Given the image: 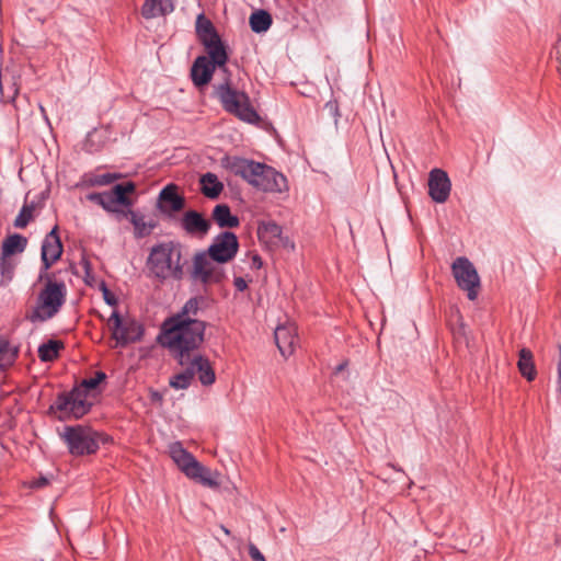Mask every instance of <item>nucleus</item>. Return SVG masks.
Instances as JSON below:
<instances>
[{
	"label": "nucleus",
	"mask_w": 561,
	"mask_h": 561,
	"mask_svg": "<svg viewBox=\"0 0 561 561\" xmlns=\"http://www.w3.org/2000/svg\"><path fill=\"white\" fill-rule=\"evenodd\" d=\"M249 556L253 561H266L263 553L260 551V549L254 545L250 543L248 547Z\"/></svg>",
	"instance_id": "nucleus-41"
},
{
	"label": "nucleus",
	"mask_w": 561,
	"mask_h": 561,
	"mask_svg": "<svg viewBox=\"0 0 561 561\" xmlns=\"http://www.w3.org/2000/svg\"><path fill=\"white\" fill-rule=\"evenodd\" d=\"M185 207V197L179 193V186L174 183L167 184L157 198L156 208L165 217L181 211Z\"/></svg>",
	"instance_id": "nucleus-12"
},
{
	"label": "nucleus",
	"mask_w": 561,
	"mask_h": 561,
	"mask_svg": "<svg viewBox=\"0 0 561 561\" xmlns=\"http://www.w3.org/2000/svg\"><path fill=\"white\" fill-rule=\"evenodd\" d=\"M135 183L131 181H127L114 185L110 194L112 195L115 204H119L126 207V209H128L133 206V201L129 197H127V194L135 192Z\"/></svg>",
	"instance_id": "nucleus-27"
},
{
	"label": "nucleus",
	"mask_w": 561,
	"mask_h": 561,
	"mask_svg": "<svg viewBox=\"0 0 561 561\" xmlns=\"http://www.w3.org/2000/svg\"><path fill=\"white\" fill-rule=\"evenodd\" d=\"M210 221L196 210H187L181 219V227L187 234H206L210 229Z\"/></svg>",
	"instance_id": "nucleus-22"
},
{
	"label": "nucleus",
	"mask_w": 561,
	"mask_h": 561,
	"mask_svg": "<svg viewBox=\"0 0 561 561\" xmlns=\"http://www.w3.org/2000/svg\"><path fill=\"white\" fill-rule=\"evenodd\" d=\"M185 365H188L190 368H192L193 377L195 374L198 375V380L203 386H211L215 382V370L211 367L209 359L201 353L188 357V360L185 363Z\"/></svg>",
	"instance_id": "nucleus-20"
},
{
	"label": "nucleus",
	"mask_w": 561,
	"mask_h": 561,
	"mask_svg": "<svg viewBox=\"0 0 561 561\" xmlns=\"http://www.w3.org/2000/svg\"><path fill=\"white\" fill-rule=\"evenodd\" d=\"M19 346L12 345L7 340V347H4V350H2L0 353V370H4L12 366L19 356Z\"/></svg>",
	"instance_id": "nucleus-35"
},
{
	"label": "nucleus",
	"mask_w": 561,
	"mask_h": 561,
	"mask_svg": "<svg viewBox=\"0 0 561 561\" xmlns=\"http://www.w3.org/2000/svg\"><path fill=\"white\" fill-rule=\"evenodd\" d=\"M48 483V479L45 477H41L33 482V488H42Z\"/></svg>",
	"instance_id": "nucleus-45"
},
{
	"label": "nucleus",
	"mask_w": 561,
	"mask_h": 561,
	"mask_svg": "<svg viewBox=\"0 0 561 561\" xmlns=\"http://www.w3.org/2000/svg\"><path fill=\"white\" fill-rule=\"evenodd\" d=\"M199 184L202 193L210 199L218 198L224 191L222 182H220L218 176L211 172L203 174L199 179Z\"/></svg>",
	"instance_id": "nucleus-25"
},
{
	"label": "nucleus",
	"mask_w": 561,
	"mask_h": 561,
	"mask_svg": "<svg viewBox=\"0 0 561 561\" xmlns=\"http://www.w3.org/2000/svg\"><path fill=\"white\" fill-rule=\"evenodd\" d=\"M68 451L75 457L95 454L101 444H106L108 437L82 425L65 426L60 434Z\"/></svg>",
	"instance_id": "nucleus-6"
},
{
	"label": "nucleus",
	"mask_w": 561,
	"mask_h": 561,
	"mask_svg": "<svg viewBox=\"0 0 561 561\" xmlns=\"http://www.w3.org/2000/svg\"><path fill=\"white\" fill-rule=\"evenodd\" d=\"M173 11L174 0H146L141 8V14L145 19L167 15Z\"/></svg>",
	"instance_id": "nucleus-24"
},
{
	"label": "nucleus",
	"mask_w": 561,
	"mask_h": 561,
	"mask_svg": "<svg viewBox=\"0 0 561 561\" xmlns=\"http://www.w3.org/2000/svg\"><path fill=\"white\" fill-rule=\"evenodd\" d=\"M85 176H87V183L90 186H105V185H108V184L113 183L114 181L121 179L122 175L119 173H103V174L89 173V174H85Z\"/></svg>",
	"instance_id": "nucleus-37"
},
{
	"label": "nucleus",
	"mask_w": 561,
	"mask_h": 561,
	"mask_svg": "<svg viewBox=\"0 0 561 561\" xmlns=\"http://www.w3.org/2000/svg\"><path fill=\"white\" fill-rule=\"evenodd\" d=\"M95 137H96L95 129L89 131L85 137L84 144H83V149L89 153L98 152L101 149V144L95 142V140H94Z\"/></svg>",
	"instance_id": "nucleus-39"
},
{
	"label": "nucleus",
	"mask_w": 561,
	"mask_h": 561,
	"mask_svg": "<svg viewBox=\"0 0 561 561\" xmlns=\"http://www.w3.org/2000/svg\"><path fill=\"white\" fill-rule=\"evenodd\" d=\"M191 277L203 285L218 284L225 278V273L207 251H199L193 257Z\"/></svg>",
	"instance_id": "nucleus-10"
},
{
	"label": "nucleus",
	"mask_w": 561,
	"mask_h": 561,
	"mask_svg": "<svg viewBox=\"0 0 561 561\" xmlns=\"http://www.w3.org/2000/svg\"><path fill=\"white\" fill-rule=\"evenodd\" d=\"M65 283L48 279L38 293L36 304L25 316L32 323L46 322L54 318L66 301Z\"/></svg>",
	"instance_id": "nucleus-4"
},
{
	"label": "nucleus",
	"mask_w": 561,
	"mask_h": 561,
	"mask_svg": "<svg viewBox=\"0 0 561 561\" xmlns=\"http://www.w3.org/2000/svg\"><path fill=\"white\" fill-rule=\"evenodd\" d=\"M169 454L179 469L190 479L198 480L207 486H215L217 482L211 479L210 471L203 467L195 457L187 451L181 442H173L169 445Z\"/></svg>",
	"instance_id": "nucleus-8"
},
{
	"label": "nucleus",
	"mask_w": 561,
	"mask_h": 561,
	"mask_svg": "<svg viewBox=\"0 0 561 561\" xmlns=\"http://www.w3.org/2000/svg\"><path fill=\"white\" fill-rule=\"evenodd\" d=\"M105 379H106L105 373L96 371L93 377L84 378L79 386H75V387L84 389L85 393L88 394L89 390L95 389Z\"/></svg>",
	"instance_id": "nucleus-38"
},
{
	"label": "nucleus",
	"mask_w": 561,
	"mask_h": 561,
	"mask_svg": "<svg viewBox=\"0 0 561 561\" xmlns=\"http://www.w3.org/2000/svg\"><path fill=\"white\" fill-rule=\"evenodd\" d=\"M108 322H113L112 335L117 345L126 346L141 339V328L135 322H124L118 311L112 312Z\"/></svg>",
	"instance_id": "nucleus-13"
},
{
	"label": "nucleus",
	"mask_w": 561,
	"mask_h": 561,
	"mask_svg": "<svg viewBox=\"0 0 561 561\" xmlns=\"http://www.w3.org/2000/svg\"><path fill=\"white\" fill-rule=\"evenodd\" d=\"M102 293H103V299L108 306H116L117 305V298L115 295L106 287V285L102 284Z\"/></svg>",
	"instance_id": "nucleus-40"
},
{
	"label": "nucleus",
	"mask_w": 561,
	"mask_h": 561,
	"mask_svg": "<svg viewBox=\"0 0 561 561\" xmlns=\"http://www.w3.org/2000/svg\"><path fill=\"white\" fill-rule=\"evenodd\" d=\"M183 367L184 370L172 376L169 381L170 387L176 390L187 389L194 379L192 368H190L188 365H184Z\"/></svg>",
	"instance_id": "nucleus-32"
},
{
	"label": "nucleus",
	"mask_w": 561,
	"mask_h": 561,
	"mask_svg": "<svg viewBox=\"0 0 561 561\" xmlns=\"http://www.w3.org/2000/svg\"><path fill=\"white\" fill-rule=\"evenodd\" d=\"M88 199L100 205L104 210L108 213H116L119 216L122 209L115 208V202L110 192L103 193H90Z\"/></svg>",
	"instance_id": "nucleus-33"
},
{
	"label": "nucleus",
	"mask_w": 561,
	"mask_h": 561,
	"mask_svg": "<svg viewBox=\"0 0 561 561\" xmlns=\"http://www.w3.org/2000/svg\"><path fill=\"white\" fill-rule=\"evenodd\" d=\"M233 285L238 291H243L248 287L245 279L242 277H234Z\"/></svg>",
	"instance_id": "nucleus-42"
},
{
	"label": "nucleus",
	"mask_w": 561,
	"mask_h": 561,
	"mask_svg": "<svg viewBox=\"0 0 561 561\" xmlns=\"http://www.w3.org/2000/svg\"><path fill=\"white\" fill-rule=\"evenodd\" d=\"M215 95L227 113L249 124L260 122V115L251 105L249 95L232 88L228 80L215 85Z\"/></svg>",
	"instance_id": "nucleus-5"
},
{
	"label": "nucleus",
	"mask_w": 561,
	"mask_h": 561,
	"mask_svg": "<svg viewBox=\"0 0 561 561\" xmlns=\"http://www.w3.org/2000/svg\"><path fill=\"white\" fill-rule=\"evenodd\" d=\"M119 216L126 217L129 219V222L133 225L134 237L135 239H144L152 233V231L158 227V221L153 218L147 219L146 215L140 210L136 209H122L119 211Z\"/></svg>",
	"instance_id": "nucleus-16"
},
{
	"label": "nucleus",
	"mask_w": 561,
	"mask_h": 561,
	"mask_svg": "<svg viewBox=\"0 0 561 561\" xmlns=\"http://www.w3.org/2000/svg\"><path fill=\"white\" fill-rule=\"evenodd\" d=\"M391 467H392L394 470H397V471H400V472L402 471V469H401V468H399L398 466L392 465Z\"/></svg>",
	"instance_id": "nucleus-46"
},
{
	"label": "nucleus",
	"mask_w": 561,
	"mask_h": 561,
	"mask_svg": "<svg viewBox=\"0 0 561 561\" xmlns=\"http://www.w3.org/2000/svg\"><path fill=\"white\" fill-rule=\"evenodd\" d=\"M35 210V203H24L20 209L18 216L14 219L13 226L18 229L25 228L33 219V213Z\"/></svg>",
	"instance_id": "nucleus-36"
},
{
	"label": "nucleus",
	"mask_w": 561,
	"mask_h": 561,
	"mask_svg": "<svg viewBox=\"0 0 561 561\" xmlns=\"http://www.w3.org/2000/svg\"><path fill=\"white\" fill-rule=\"evenodd\" d=\"M27 245V239L19 233H14L5 238L2 242L1 251L2 256H11L16 253H22Z\"/></svg>",
	"instance_id": "nucleus-28"
},
{
	"label": "nucleus",
	"mask_w": 561,
	"mask_h": 561,
	"mask_svg": "<svg viewBox=\"0 0 561 561\" xmlns=\"http://www.w3.org/2000/svg\"><path fill=\"white\" fill-rule=\"evenodd\" d=\"M206 308V298L203 296H194L185 301L181 310L169 319L188 322H205L201 319Z\"/></svg>",
	"instance_id": "nucleus-19"
},
{
	"label": "nucleus",
	"mask_w": 561,
	"mask_h": 561,
	"mask_svg": "<svg viewBox=\"0 0 561 561\" xmlns=\"http://www.w3.org/2000/svg\"><path fill=\"white\" fill-rule=\"evenodd\" d=\"M207 54L209 61L217 65L218 68H224L228 60V54L226 47L219 35L213 36L210 38L204 39L201 42Z\"/></svg>",
	"instance_id": "nucleus-23"
},
{
	"label": "nucleus",
	"mask_w": 561,
	"mask_h": 561,
	"mask_svg": "<svg viewBox=\"0 0 561 561\" xmlns=\"http://www.w3.org/2000/svg\"><path fill=\"white\" fill-rule=\"evenodd\" d=\"M207 322H188L168 319L163 324L161 344L165 346L179 365L184 366L188 357L199 353L205 341Z\"/></svg>",
	"instance_id": "nucleus-1"
},
{
	"label": "nucleus",
	"mask_w": 561,
	"mask_h": 561,
	"mask_svg": "<svg viewBox=\"0 0 561 561\" xmlns=\"http://www.w3.org/2000/svg\"><path fill=\"white\" fill-rule=\"evenodd\" d=\"M251 30L256 33H265L272 25V15L265 10H257L249 19Z\"/></svg>",
	"instance_id": "nucleus-29"
},
{
	"label": "nucleus",
	"mask_w": 561,
	"mask_h": 561,
	"mask_svg": "<svg viewBox=\"0 0 561 561\" xmlns=\"http://www.w3.org/2000/svg\"><path fill=\"white\" fill-rule=\"evenodd\" d=\"M221 165L257 190L280 193L287 188L286 178L264 163L236 156H226L221 159Z\"/></svg>",
	"instance_id": "nucleus-2"
},
{
	"label": "nucleus",
	"mask_w": 561,
	"mask_h": 561,
	"mask_svg": "<svg viewBox=\"0 0 561 561\" xmlns=\"http://www.w3.org/2000/svg\"><path fill=\"white\" fill-rule=\"evenodd\" d=\"M238 250L239 241L236 233L222 231L213 239L206 251L217 264H225L234 259Z\"/></svg>",
	"instance_id": "nucleus-11"
},
{
	"label": "nucleus",
	"mask_w": 561,
	"mask_h": 561,
	"mask_svg": "<svg viewBox=\"0 0 561 561\" xmlns=\"http://www.w3.org/2000/svg\"><path fill=\"white\" fill-rule=\"evenodd\" d=\"M257 237L261 242L272 247H283L290 251L295 250L294 241L283 234V228L275 221H260L257 225Z\"/></svg>",
	"instance_id": "nucleus-14"
},
{
	"label": "nucleus",
	"mask_w": 561,
	"mask_h": 561,
	"mask_svg": "<svg viewBox=\"0 0 561 561\" xmlns=\"http://www.w3.org/2000/svg\"><path fill=\"white\" fill-rule=\"evenodd\" d=\"M518 369L520 374L527 379L533 380L536 377V369L533 362V354L527 348H522L519 351V358H518Z\"/></svg>",
	"instance_id": "nucleus-30"
},
{
	"label": "nucleus",
	"mask_w": 561,
	"mask_h": 561,
	"mask_svg": "<svg viewBox=\"0 0 561 561\" xmlns=\"http://www.w3.org/2000/svg\"><path fill=\"white\" fill-rule=\"evenodd\" d=\"M213 219L220 228H234L240 224L239 218L231 214L227 204H218L214 207Z\"/></svg>",
	"instance_id": "nucleus-26"
},
{
	"label": "nucleus",
	"mask_w": 561,
	"mask_h": 561,
	"mask_svg": "<svg viewBox=\"0 0 561 561\" xmlns=\"http://www.w3.org/2000/svg\"><path fill=\"white\" fill-rule=\"evenodd\" d=\"M181 257V249L174 242H159L150 250L147 267L160 280H181L184 275Z\"/></svg>",
	"instance_id": "nucleus-3"
},
{
	"label": "nucleus",
	"mask_w": 561,
	"mask_h": 561,
	"mask_svg": "<svg viewBox=\"0 0 561 561\" xmlns=\"http://www.w3.org/2000/svg\"><path fill=\"white\" fill-rule=\"evenodd\" d=\"M274 339L282 356L288 357L298 343L297 329L294 324H280L274 331Z\"/></svg>",
	"instance_id": "nucleus-18"
},
{
	"label": "nucleus",
	"mask_w": 561,
	"mask_h": 561,
	"mask_svg": "<svg viewBox=\"0 0 561 561\" xmlns=\"http://www.w3.org/2000/svg\"><path fill=\"white\" fill-rule=\"evenodd\" d=\"M451 183L447 173L440 169H434L430 173L428 194L436 203H444L450 194Z\"/></svg>",
	"instance_id": "nucleus-17"
},
{
	"label": "nucleus",
	"mask_w": 561,
	"mask_h": 561,
	"mask_svg": "<svg viewBox=\"0 0 561 561\" xmlns=\"http://www.w3.org/2000/svg\"><path fill=\"white\" fill-rule=\"evenodd\" d=\"M61 348H64L62 342L58 340H48L38 346V357L42 362H51L58 357V353Z\"/></svg>",
	"instance_id": "nucleus-31"
},
{
	"label": "nucleus",
	"mask_w": 561,
	"mask_h": 561,
	"mask_svg": "<svg viewBox=\"0 0 561 561\" xmlns=\"http://www.w3.org/2000/svg\"><path fill=\"white\" fill-rule=\"evenodd\" d=\"M62 254V243L58 234V226H55L44 238L41 248V261L43 271L46 272L60 259Z\"/></svg>",
	"instance_id": "nucleus-15"
},
{
	"label": "nucleus",
	"mask_w": 561,
	"mask_h": 561,
	"mask_svg": "<svg viewBox=\"0 0 561 561\" xmlns=\"http://www.w3.org/2000/svg\"><path fill=\"white\" fill-rule=\"evenodd\" d=\"M558 390L561 393V346H559V360H558Z\"/></svg>",
	"instance_id": "nucleus-44"
},
{
	"label": "nucleus",
	"mask_w": 561,
	"mask_h": 561,
	"mask_svg": "<svg viewBox=\"0 0 561 561\" xmlns=\"http://www.w3.org/2000/svg\"><path fill=\"white\" fill-rule=\"evenodd\" d=\"M263 266V261L259 254H254L251 259V267L260 270Z\"/></svg>",
	"instance_id": "nucleus-43"
},
{
	"label": "nucleus",
	"mask_w": 561,
	"mask_h": 561,
	"mask_svg": "<svg viewBox=\"0 0 561 561\" xmlns=\"http://www.w3.org/2000/svg\"><path fill=\"white\" fill-rule=\"evenodd\" d=\"M91 407L85 390L73 387L70 391L58 393L55 402L49 407V411L59 412V420L80 419L90 411Z\"/></svg>",
	"instance_id": "nucleus-7"
},
{
	"label": "nucleus",
	"mask_w": 561,
	"mask_h": 561,
	"mask_svg": "<svg viewBox=\"0 0 561 561\" xmlns=\"http://www.w3.org/2000/svg\"><path fill=\"white\" fill-rule=\"evenodd\" d=\"M217 65L209 61L206 56H198L191 68V78L195 87L206 85L213 78Z\"/></svg>",
	"instance_id": "nucleus-21"
},
{
	"label": "nucleus",
	"mask_w": 561,
	"mask_h": 561,
	"mask_svg": "<svg viewBox=\"0 0 561 561\" xmlns=\"http://www.w3.org/2000/svg\"><path fill=\"white\" fill-rule=\"evenodd\" d=\"M196 33H197L199 42L218 35L213 23L208 19H206L204 16V14H199L197 16Z\"/></svg>",
	"instance_id": "nucleus-34"
},
{
	"label": "nucleus",
	"mask_w": 561,
	"mask_h": 561,
	"mask_svg": "<svg viewBox=\"0 0 561 561\" xmlns=\"http://www.w3.org/2000/svg\"><path fill=\"white\" fill-rule=\"evenodd\" d=\"M451 272L458 287L467 293L469 300H474L480 288V277L474 265L466 256H459L453 262Z\"/></svg>",
	"instance_id": "nucleus-9"
}]
</instances>
